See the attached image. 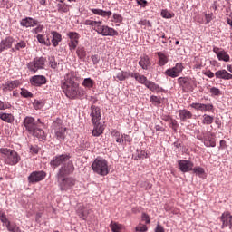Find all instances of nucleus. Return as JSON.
<instances>
[{
    "label": "nucleus",
    "mask_w": 232,
    "mask_h": 232,
    "mask_svg": "<svg viewBox=\"0 0 232 232\" xmlns=\"http://www.w3.org/2000/svg\"><path fill=\"white\" fill-rule=\"evenodd\" d=\"M70 160V156L67 154L58 155L53 158L50 162V166L53 168H59L61 164H64V162H68Z\"/></svg>",
    "instance_id": "4468645a"
},
{
    "label": "nucleus",
    "mask_w": 232,
    "mask_h": 232,
    "mask_svg": "<svg viewBox=\"0 0 232 232\" xmlns=\"http://www.w3.org/2000/svg\"><path fill=\"white\" fill-rule=\"evenodd\" d=\"M36 39L38 43H40V44H44V46L52 45V42H50V38H47V40H45L43 34H37Z\"/></svg>",
    "instance_id": "e433bc0d"
},
{
    "label": "nucleus",
    "mask_w": 232,
    "mask_h": 232,
    "mask_svg": "<svg viewBox=\"0 0 232 232\" xmlns=\"http://www.w3.org/2000/svg\"><path fill=\"white\" fill-rule=\"evenodd\" d=\"M10 108H12V104H10V102L0 100V110H10Z\"/></svg>",
    "instance_id": "de8ad7c7"
},
{
    "label": "nucleus",
    "mask_w": 232,
    "mask_h": 232,
    "mask_svg": "<svg viewBox=\"0 0 232 232\" xmlns=\"http://www.w3.org/2000/svg\"><path fill=\"white\" fill-rule=\"evenodd\" d=\"M46 63V58L44 57H36L34 61L30 62L27 64L29 72L35 73L38 70H44V64Z\"/></svg>",
    "instance_id": "6e6552de"
},
{
    "label": "nucleus",
    "mask_w": 232,
    "mask_h": 232,
    "mask_svg": "<svg viewBox=\"0 0 232 232\" xmlns=\"http://www.w3.org/2000/svg\"><path fill=\"white\" fill-rule=\"evenodd\" d=\"M197 139L204 142L207 148H215V146H217L215 138L211 132H202L197 136Z\"/></svg>",
    "instance_id": "1a4fd4ad"
},
{
    "label": "nucleus",
    "mask_w": 232,
    "mask_h": 232,
    "mask_svg": "<svg viewBox=\"0 0 232 232\" xmlns=\"http://www.w3.org/2000/svg\"><path fill=\"white\" fill-rule=\"evenodd\" d=\"M184 70V65L181 63H176V65L172 68L167 69L165 71V75L168 77H171L172 79H175L182 73V71Z\"/></svg>",
    "instance_id": "f8f14e48"
},
{
    "label": "nucleus",
    "mask_w": 232,
    "mask_h": 232,
    "mask_svg": "<svg viewBox=\"0 0 232 232\" xmlns=\"http://www.w3.org/2000/svg\"><path fill=\"white\" fill-rule=\"evenodd\" d=\"M51 35L53 36V38L51 40L52 45L54 48H57V46H59V43H61V41H63V35H61V34H59L56 31H53L51 33Z\"/></svg>",
    "instance_id": "b1692460"
},
{
    "label": "nucleus",
    "mask_w": 232,
    "mask_h": 232,
    "mask_svg": "<svg viewBox=\"0 0 232 232\" xmlns=\"http://www.w3.org/2000/svg\"><path fill=\"white\" fill-rule=\"evenodd\" d=\"M141 220L145 222V224H150L151 222V220L150 219V215L145 212L141 214Z\"/></svg>",
    "instance_id": "603ef678"
},
{
    "label": "nucleus",
    "mask_w": 232,
    "mask_h": 232,
    "mask_svg": "<svg viewBox=\"0 0 232 232\" xmlns=\"http://www.w3.org/2000/svg\"><path fill=\"white\" fill-rule=\"evenodd\" d=\"M77 74L71 72L65 74L64 79L61 81V88L68 99H84L86 91L79 85Z\"/></svg>",
    "instance_id": "f257e3e1"
},
{
    "label": "nucleus",
    "mask_w": 232,
    "mask_h": 232,
    "mask_svg": "<svg viewBox=\"0 0 232 232\" xmlns=\"http://www.w3.org/2000/svg\"><path fill=\"white\" fill-rule=\"evenodd\" d=\"M112 17H113L114 23H122V20H123L122 15L117 13H114Z\"/></svg>",
    "instance_id": "5fc2aeb1"
},
{
    "label": "nucleus",
    "mask_w": 232,
    "mask_h": 232,
    "mask_svg": "<svg viewBox=\"0 0 232 232\" xmlns=\"http://www.w3.org/2000/svg\"><path fill=\"white\" fill-rule=\"evenodd\" d=\"M12 43H14L13 37H6L5 39L0 42V46L3 48V52L8 48H12Z\"/></svg>",
    "instance_id": "2f4dec72"
},
{
    "label": "nucleus",
    "mask_w": 232,
    "mask_h": 232,
    "mask_svg": "<svg viewBox=\"0 0 232 232\" xmlns=\"http://www.w3.org/2000/svg\"><path fill=\"white\" fill-rule=\"evenodd\" d=\"M133 79H135V81H137V82H139V84H143L144 86H146V84H148V82H150V81H148V78L139 72H134L133 74Z\"/></svg>",
    "instance_id": "c756f323"
},
{
    "label": "nucleus",
    "mask_w": 232,
    "mask_h": 232,
    "mask_svg": "<svg viewBox=\"0 0 232 232\" xmlns=\"http://www.w3.org/2000/svg\"><path fill=\"white\" fill-rule=\"evenodd\" d=\"M214 53H216L218 61H224L225 63H229L231 57L227 54V53L224 50H220L218 47L213 48Z\"/></svg>",
    "instance_id": "f3484780"
},
{
    "label": "nucleus",
    "mask_w": 232,
    "mask_h": 232,
    "mask_svg": "<svg viewBox=\"0 0 232 232\" xmlns=\"http://www.w3.org/2000/svg\"><path fill=\"white\" fill-rule=\"evenodd\" d=\"M58 186L62 191H70L73 188L77 180L72 177H57Z\"/></svg>",
    "instance_id": "39448f33"
},
{
    "label": "nucleus",
    "mask_w": 232,
    "mask_h": 232,
    "mask_svg": "<svg viewBox=\"0 0 232 232\" xmlns=\"http://www.w3.org/2000/svg\"><path fill=\"white\" fill-rule=\"evenodd\" d=\"M25 46H26V42L21 41V42L17 43V44L14 45V48H15V50H22Z\"/></svg>",
    "instance_id": "680f3d73"
},
{
    "label": "nucleus",
    "mask_w": 232,
    "mask_h": 232,
    "mask_svg": "<svg viewBox=\"0 0 232 232\" xmlns=\"http://www.w3.org/2000/svg\"><path fill=\"white\" fill-rule=\"evenodd\" d=\"M203 103H192L190 104V108H193L197 111H202Z\"/></svg>",
    "instance_id": "6e6d98bb"
},
{
    "label": "nucleus",
    "mask_w": 232,
    "mask_h": 232,
    "mask_svg": "<svg viewBox=\"0 0 232 232\" xmlns=\"http://www.w3.org/2000/svg\"><path fill=\"white\" fill-rule=\"evenodd\" d=\"M150 101L154 104H161L162 101L160 100V97L159 96H150Z\"/></svg>",
    "instance_id": "e2e57ef3"
},
{
    "label": "nucleus",
    "mask_w": 232,
    "mask_h": 232,
    "mask_svg": "<svg viewBox=\"0 0 232 232\" xmlns=\"http://www.w3.org/2000/svg\"><path fill=\"white\" fill-rule=\"evenodd\" d=\"M138 157L140 159H148V153L146 151H144V150H140L138 152Z\"/></svg>",
    "instance_id": "774afa93"
},
{
    "label": "nucleus",
    "mask_w": 232,
    "mask_h": 232,
    "mask_svg": "<svg viewBox=\"0 0 232 232\" xmlns=\"http://www.w3.org/2000/svg\"><path fill=\"white\" fill-rule=\"evenodd\" d=\"M67 37H69V41L79 44V39H81V34L77 32H69L67 34Z\"/></svg>",
    "instance_id": "f704fd0d"
},
{
    "label": "nucleus",
    "mask_w": 232,
    "mask_h": 232,
    "mask_svg": "<svg viewBox=\"0 0 232 232\" xmlns=\"http://www.w3.org/2000/svg\"><path fill=\"white\" fill-rule=\"evenodd\" d=\"M30 82L32 86H43V84H46V77L44 75H34L31 77Z\"/></svg>",
    "instance_id": "412c9836"
},
{
    "label": "nucleus",
    "mask_w": 232,
    "mask_h": 232,
    "mask_svg": "<svg viewBox=\"0 0 232 232\" xmlns=\"http://www.w3.org/2000/svg\"><path fill=\"white\" fill-rule=\"evenodd\" d=\"M54 128V135L59 142H63L66 139V127L63 126V120L57 119L53 124Z\"/></svg>",
    "instance_id": "423d86ee"
},
{
    "label": "nucleus",
    "mask_w": 232,
    "mask_h": 232,
    "mask_svg": "<svg viewBox=\"0 0 232 232\" xmlns=\"http://www.w3.org/2000/svg\"><path fill=\"white\" fill-rule=\"evenodd\" d=\"M138 24L140 26H149L150 28H151V23L150 22V20H140Z\"/></svg>",
    "instance_id": "13d9d810"
},
{
    "label": "nucleus",
    "mask_w": 232,
    "mask_h": 232,
    "mask_svg": "<svg viewBox=\"0 0 232 232\" xmlns=\"http://www.w3.org/2000/svg\"><path fill=\"white\" fill-rule=\"evenodd\" d=\"M214 118L213 116L204 114L203 115V124H213Z\"/></svg>",
    "instance_id": "c03bdc74"
},
{
    "label": "nucleus",
    "mask_w": 232,
    "mask_h": 232,
    "mask_svg": "<svg viewBox=\"0 0 232 232\" xmlns=\"http://www.w3.org/2000/svg\"><path fill=\"white\" fill-rule=\"evenodd\" d=\"M19 86H21V81L19 80L7 81L2 85V90L3 92H6V90L12 92V90H14V88H19Z\"/></svg>",
    "instance_id": "aec40b11"
},
{
    "label": "nucleus",
    "mask_w": 232,
    "mask_h": 232,
    "mask_svg": "<svg viewBox=\"0 0 232 232\" xmlns=\"http://www.w3.org/2000/svg\"><path fill=\"white\" fill-rule=\"evenodd\" d=\"M0 119L1 121H4L5 122H8L9 124H12L14 122V115L6 112H0Z\"/></svg>",
    "instance_id": "473e14b6"
},
{
    "label": "nucleus",
    "mask_w": 232,
    "mask_h": 232,
    "mask_svg": "<svg viewBox=\"0 0 232 232\" xmlns=\"http://www.w3.org/2000/svg\"><path fill=\"white\" fill-rule=\"evenodd\" d=\"M73 171H75V167L73 166V162L68 161L59 169V171L56 177H66L68 175H72Z\"/></svg>",
    "instance_id": "9b49d317"
},
{
    "label": "nucleus",
    "mask_w": 232,
    "mask_h": 232,
    "mask_svg": "<svg viewBox=\"0 0 232 232\" xmlns=\"http://www.w3.org/2000/svg\"><path fill=\"white\" fill-rule=\"evenodd\" d=\"M78 217H80V218H82V220H86V218H88V215H90V210H86L84 209V208L80 207L78 208Z\"/></svg>",
    "instance_id": "c9c22d12"
},
{
    "label": "nucleus",
    "mask_w": 232,
    "mask_h": 232,
    "mask_svg": "<svg viewBox=\"0 0 232 232\" xmlns=\"http://www.w3.org/2000/svg\"><path fill=\"white\" fill-rule=\"evenodd\" d=\"M49 65L53 70H55V68H57V62L55 61V57H53V56L49 57Z\"/></svg>",
    "instance_id": "3c124183"
},
{
    "label": "nucleus",
    "mask_w": 232,
    "mask_h": 232,
    "mask_svg": "<svg viewBox=\"0 0 232 232\" xmlns=\"http://www.w3.org/2000/svg\"><path fill=\"white\" fill-rule=\"evenodd\" d=\"M43 106H44V103L42 101H37V100L34 101V107L35 108V110H41Z\"/></svg>",
    "instance_id": "bf43d9fd"
},
{
    "label": "nucleus",
    "mask_w": 232,
    "mask_h": 232,
    "mask_svg": "<svg viewBox=\"0 0 232 232\" xmlns=\"http://www.w3.org/2000/svg\"><path fill=\"white\" fill-rule=\"evenodd\" d=\"M156 55H158L159 58V66H166L168 64V62L169 59L168 58V55L162 52L156 53Z\"/></svg>",
    "instance_id": "bb28decb"
},
{
    "label": "nucleus",
    "mask_w": 232,
    "mask_h": 232,
    "mask_svg": "<svg viewBox=\"0 0 232 232\" xmlns=\"http://www.w3.org/2000/svg\"><path fill=\"white\" fill-rule=\"evenodd\" d=\"M192 170L196 175H198V177H200L201 175H204V173H205L204 169L201 167H196V168L192 169Z\"/></svg>",
    "instance_id": "8fccbe9b"
},
{
    "label": "nucleus",
    "mask_w": 232,
    "mask_h": 232,
    "mask_svg": "<svg viewBox=\"0 0 232 232\" xmlns=\"http://www.w3.org/2000/svg\"><path fill=\"white\" fill-rule=\"evenodd\" d=\"M20 95H22V97H24L25 99H28L30 97H34V94H32V92H30L26 89H21Z\"/></svg>",
    "instance_id": "09e8293b"
},
{
    "label": "nucleus",
    "mask_w": 232,
    "mask_h": 232,
    "mask_svg": "<svg viewBox=\"0 0 232 232\" xmlns=\"http://www.w3.org/2000/svg\"><path fill=\"white\" fill-rule=\"evenodd\" d=\"M178 84L183 92H193L197 87V81L189 77H179L178 78Z\"/></svg>",
    "instance_id": "0eeeda50"
},
{
    "label": "nucleus",
    "mask_w": 232,
    "mask_h": 232,
    "mask_svg": "<svg viewBox=\"0 0 232 232\" xmlns=\"http://www.w3.org/2000/svg\"><path fill=\"white\" fill-rule=\"evenodd\" d=\"M169 126V128H172L174 131H177V128H179V123L176 121V120H171Z\"/></svg>",
    "instance_id": "0e129e2a"
},
{
    "label": "nucleus",
    "mask_w": 232,
    "mask_h": 232,
    "mask_svg": "<svg viewBox=\"0 0 232 232\" xmlns=\"http://www.w3.org/2000/svg\"><path fill=\"white\" fill-rule=\"evenodd\" d=\"M203 75H206L209 79H213V77H215V73L213 72H211V70H207V71L203 72Z\"/></svg>",
    "instance_id": "69168bd1"
},
{
    "label": "nucleus",
    "mask_w": 232,
    "mask_h": 232,
    "mask_svg": "<svg viewBox=\"0 0 232 232\" xmlns=\"http://www.w3.org/2000/svg\"><path fill=\"white\" fill-rule=\"evenodd\" d=\"M92 171L96 173V175H100L101 177H106L110 173V168L108 167V160L106 159L98 156L92 162L91 166Z\"/></svg>",
    "instance_id": "7ed1b4c3"
},
{
    "label": "nucleus",
    "mask_w": 232,
    "mask_h": 232,
    "mask_svg": "<svg viewBox=\"0 0 232 232\" xmlns=\"http://www.w3.org/2000/svg\"><path fill=\"white\" fill-rule=\"evenodd\" d=\"M179 166L182 173H188L193 170L194 164L190 160H181L179 161Z\"/></svg>",
    "instance_id": "a211bd4d"
},
{
    "label": "nucleus",
    "mask_w": 232,
    "mask_h": 232,
    "mask_svg": "<svg viewBox=\"0 0 232 232\" xmlns=\"http://www.w3.org/2000/svg\"><path fill=\"white\" fill-rule=\"evenodd\" d=\"M136 231H138V232H146V231H148V227H146V225L138 226V227H136Z\"/></svg>",
    "instance_id": "338daca9"
},
{
    "label": "nucleus",
    "mask_w": 232,
    "mask_h": 232,
    "mask_svg": "<svg viewBox=\"0 0 232 232\" xmlns=\"http://www.w3.org/2000/svg\"><path fill=\"white\" fill-rule=\"evenodd\" d=\"M94 128L92 130V135L93 137H101L104 131V127L101 125V122L98 123H92Z\"/></svg>",
    "instance_id": "c85d7f7f"
},
{
    "label": "nucleus",
    "mask_w": 232,
    "mask_h": 232,
    "mask_svg": "<svg viewBox=\"0 0 232 232\" xmlns=\"http://www.w3.org/2000/svg\"><path fill=\"white\" fill-rule=\"evenodd\" d=\"M68 46H69V50L70 52H75V50H77V46H79V43L77 42H72V41H68Z\"/></svg>",
    "instance_id": "a18cd8bd"
},
{
    "label": "nucleus",
    "mask_w": 232,
    "mask_h": 232,
    "mask_svg": "<svg viewBox=\"0 0 232 232\" xmlns=\"http://www.w3.org/2000/svg\"><path fill=\"white\" fill-rule=\"evenodd\" d=\"M216 79H223V81H229L232 79V74L226 69L218 70L215 72Z\"/></svg>",
    "instance_id": "4be33fe9"
},
{
    "label": "nucleus",
    "mask_w": 232,
    "mask_h": 232,
    "mask_svg": "<svg viewBox=\"0 0 232 232\" xmlns=\"http://www.w3.org/2000/svg\"><path fill=\"white\" fill-rule=\"evenodd\" d=\"M122 140L123 141H121V146H126V142L130 143L133 140V139L130 138V136L128 134H122Z\"/></svg>",
    "instance_id": "49530a36"
},
{
    "label": "nucleus",
    "mask_w": 232,
    "mask_h": 232,
    "mask_svg": "<svg viewBox=\"0 0 232 232\" xmlns=\"http://www.w3.org/2000/svg\"><path fill=\"white\" fill-rule=\"evenodd\" d=\"M161 17H163L164 19H171L173 15H171V13H169L168 10H162Z\"/></svg>",
    "instance_id": "864d4df0"
},
{
    "label": "nucleus",
    "mask_w": 232,
    "mask_h": 232,
    "mask_svg": "<svg viewBox=\"0 0 232 232\" xmlns=\"http://www.w3.org/2000/svg\"><path fill=\"white\" fill-rule=\"evenodd\" d=\"M91 12H92L94 15H100L101 17H111V15H113V13H111V11H105L102 9L92 8L91 9Z\"/></svg>",
    "instance_id": "a878e982"
},
{
    "label": "nucleus",
    "mask_w": 232,
    "mask_h": 232,
    "mask_svg": "<svg viewBox=\"0 0 232 232\" xmlns=\"http://www.w3.org/2000/svg\"><path fill=\"white\" fill-rule=\"evenodd\" d=\"M91 119L92 124H98V122H101V117L102 115V111H101L100 107H97L95 105L91 106Z\"/></svg>",
    "instance_id": "2eb2a0df"
},
{
    "label": "nucleus",
    "mask_w": 232,
    "mask_h": 232,
    "mask_svg": "<svg viewBox=\"0 0 232 232\" xmlns=\"http://www.w3.org/2000/svg\"><path fill=\"white\" fill-rule=\"evenodd\" d=\"M139 66H140L142 70H148V68L151 66V61H150V56L146 54L141 56L139 61Z\"/></svg>",
    "instance_id": "5701e85b"
},
{
    "label": "nucleus",
    "mask_w": 232,
    "mask_h": 232,
    "mask_svg": "<svg viewBox=\"0 0 232 232\" xmlns=\"http://www.w3.org/2000/svg\"><path fill=\"white\" fill-rule=\"evenodd\" d=\"M179 116L182 122H186L188 119H191V117H193V114L188 110H180L179 111Z\"/></svg>",
    "instance_id": "7c9ffc66"
},
{
    "label": "nucleus",
    "mask_w": 232,
    "mask_h": 232,
    "mask_svg": "<svg viewBox=\"0 0 232 232\" xmlns=\"http://www.w3.org/2000/svg\"><path fill=\"white\" fill-rule=\"evenodd\" d=\"M145 86L150 92H154V93H160V92H162V88L159 84H157L151 81H149V82H147V84Z\"/></svg>",
    "instance_id": "cd10ccee"
},
{
    "label": "nucleus",
    "mask_w": 232,
    "mask_h": 232,
    "mask_svg": "<svg viewBox=\"0 0 232 232\" xmlns=\"http://www.w3.org/2000/svg\"><path fill=\"white\" fill-rule=\"evenodd\" d=\"M220 220L222 222L221 229H224L225 227H229V229H232V216L229 211L224 212L221 217Z\"/></svg>",
    "instance_id": "dca6fc26"
},
{
    "label": "nucleus",
    "mask_w": 232,
    "mask_h": 232,
    "mask_svg": "<svg viewBox=\"0 0 232 232\" xmlns=\"http://www.w3.org/2000/svg\"><path fill=\"white\" fill-rule=\"evenodd\" d=\"M110 227H111L112 232H121V229H122V225H121L117 222L111 221V224H110Z\"/></svg>",
    "instance_id": "a19ab883"
},
{
    "label": "nucleus",
    "mask_w": 232,
    "mask_h": 232,
    "mask_svg": "<svg viewBox=\"0 0 232 232\" xmlns=\"http://www.w3.org/2000/svg\"><path fill=\"white\" fill-rule=\"evenodd\" d=\"M76 55H78L79 59H86V48L84 47H77Z\"/></svg>",
    "instance_id": "58836bf2"
},
{
    "label": "nucleus",
    "mask_w": 232,
    "mask_h": 232,
    "mask_svg": "<svg viewBox=\"0 0 232 232\" xmlns=\"http://www.w3.org/2000/svg\"><path fill=\"white\" fill-rule=\"evenodd\" d=\"M97 34H99V35H102V37H115L116 35H119V32H117V30L102 24L98 26Z\"/></svg>",
    "instance_id": "9d476101"
},
{
    "label": "nucleus",
    "mask_w": 232,
    "mask_h": 232,
    "mask_svg": "<svg viewBox=\"0 0 232 232\" xmlns=\"http://www.w3.org/2000/svg\"><path fill=\"white\" fill-rule=\"evenodd\" d=\"M0 154L4 157L5 164L8 166H16L21 161L19 153L12 149L0 148Z\"/></svg>",
    "instance_id": "20e7f679"
},
{
    "label": "nucleus",
    "mask_w": 232,
    "mask_h": 232,
    "mask_svg": "<svg viewBox=\"0 0 232 232\" xmlns=\"http://www.w3.org/2000/svg\"><path fill=\"white\" fill-rule=\"evenodd\" d=\"M37 24H39V21L32 17H25L20 21V25L24 28H34V26H37Z\"/></svg>",
    "instance_id": "6ab92c4d"
},
{
    "label": "nucleus",
    "mask_w": 232,
    "mask_h": 232,
    "mask_svg": "<svg viewBox=\"0 0 232 232\" xmlns=\"http://www.w3.org/2000/svg\"><path fill=\"white\" fill-rule=\"evenodd\" d=\"M23 124L26 131H28L30 135H33V137H36L37 139H44L46 137L44 130L41 129L43 122H41L40 119L36 121L32 116H26L23 121Z\"/></svg>",
    "instance_id": "f03ea898"
},
{
    "label": "nucleus",
    "mask_w": 232,
    "mask_h": 232,
    "mask_svg": "<svg viewBox=\"0 0 232 232\" xmlns=\"http://www.w3.org/2000/svg\"><path fill=\"white\" fill-rule=\"evenodd\" d=\"M57 10L60 14H67V12H70V5L66 4H58Z\"/></svg>",
    "instance_id": "4c0bfd02"
},
{
    "label": "nucleus",
    "mask_w": 232,
    "mask_h": 232,
    "mask_svg": "<svg viewBox=\"0 0 232 232\" xmlns=\"http://www.w3.org/2000/svg\"><path fill=\"white\" fill-rule=\"evenodd\" d=\"M46 179V173L44 170L33 171L28 176L29 184H37V182H41V180H44Z\"/></svg>",
    "instance_id": "ddd939ff"
},
{
    "label": "nucleus",
    "mask_w": 232,
    "mask_h": 232,
    "mask_svg": "<svg viewBox=\"0 0 232 232\" xmlns=\"http://www.w3.org/2000/svg\"><path fill=\"white\" fill-rule=\"evenodd\" d=\"M0 221L2 222V224H4V226H5V227L10 226L11 224L10 220H8V218L6 217V214L2 210H0Z\"/></svg>",
    "instance_id": "ea45409f"
},
{
    "label": "nucleus",
    "mask_w": 232,
    "mask_h": 232,
    "mask_svg": "<svg viewBox=\"0 0 232 232\" xmlns=\"http://www.w3.org/2000/svg\"><path fill=\"white\" fill-rule=\"evenodd\" d=\"M210 93L211 95H214L216 97H218V95H220V89L217 88V87H212L210 89Z\"/></svg>",
    "instance_id": "052dcab7"
},
{
    "label": "nucleus",
    "mask_w": 232,
    "mask_h": 232,
    "mask_svg": "<svg viewBox=\"0 0 232 232\" xmlns=\"http://www.w3.org/2000/svg\"><path fill=\"white\" fill-rule=\"evenodd\" d=\"M94 85L95 81H93L92 78H85L82 82V86H83V88H86L87 90H92Z\"/></svg>",
    "instance_id": "72a5a7b5"
},
{
    "label": "nucleus",
    "mask_w": 232,
    "mask_h": 232,
    "mask_svg": "<svg viewBox=\"0 0 232 232\" xmlns=\"http://www.w3.org/2000/svg\"><path fill=\"white\" fill-rule=\"evenodd\" d=\"M215 110V107L211 103H207L202 105L201 112L204 113L205 111H213Z\"/></svg>",
    "instance_id": "79ce46f5"
},
{
    "label": "nucleus",
    "mask_w": 232,
    "mask_h": 232,
    "mask_svg": "<svg viewBox=\"0 0 232 232\" xmlns=\"http://www.w3.org/2000/svg\"><path fill=\"white\" fill-rule=\"evenodd\" d=\"M123 72V81H126V79H130V77L133 78V75L135 72H128V71H122Z\"/></svg>",
    "instance_id": "4d7b16f0"
},
{
    "label": "nucleus",
    "mask_w": 232,
    "mask_h": 232,
    "mask_svg": "<svg viewBox=\"0 0 232 232\" xmlns=\"http://www.w3.org/2000/svg\"><path fill=\"white\" fill-rule=\"evenodd\" d=\"M6 229L9 232H21V228L17 227V225L12 223L6 227Z\"/></svg>",
    "instance_id": "37998d69"
},
{
    "label": "nucleus",
    "mask_w": 232,
    "mask_h": 232,
    "mask_svg": "<svg viewBox=\"0 0 232 232\" xmlns=\"http://www.w3.org/2000/svg\"><path fill=\"white\" fill-rule=\"evenodd\" d=\"M82 24H84L85 26H91L92 30H94V32H97L100 24H102V21H95V20H92V19H87V20L83 21Z\"/></svg>",
    "instance_id": "393cba45"
}]
</instances>
